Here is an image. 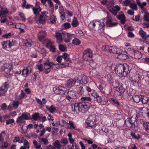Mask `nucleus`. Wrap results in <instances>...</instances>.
<instances>
[{
    "label": "nucleus",
    "mask_w": 149,
    "mask_h": 149,
    "mask_svg": "<svg viewBox=\"0 0 149 149\" xmlns=\"http://www.w3.org/2000/svg\"><path fill=\"white\" fill-rule=\"evenodd\" d=\"M111 16L108 15L107 17L105 18L104 19L101 20L100 22L95 21L91 22L88 26H92V28H96V29L99 33H102L104 31V26H105L104 22H105L106 25L108 27H112L116 26L118 23L116 22H113L111 19Z\"/></svg>",
    "instance_id": "obj_1"
},
{
    "label": "nucleus",
    "mask_w": 149,
    "mask_h": 149,
    "mask_svg": "<svg viewBox=\"0 0 149 149\" xmlns=\"http://www.w3.org/2000/svg\"><path fill=\"white\" fill-rule=\"evenodd\" d=\"M81 102L75 103L72 105V110L77 113H84L88 110L91 106V103L88 101H82Z\"/></svg>",
    "instance_id": "obj_2"
},
{
    "label": "nucleus",
    "mask_w": 149,
    "mask_h": 149,
    "mask_svg": "<svg viewBox=\"0 0 149 149\" xmlns=\"http://www.w3.org/2000/svg\"><path fill=\"white\" fill-rule=\"evenodd\" d=\"M131 67L126 63L120 64L116 66L115 70L122 77H125L130 72Z\"/></svg>",
    "instance_id": "obj_3"
},
{
    "label": "nucleus",
    "mask_w": 149,
    "mask_h": 149,
    "mask_svg": "<svg viewBox=\"0 0 149 149\" xmlns=\"http://www.w3.org/2000/svg\"><path fill=\"white\" fill-rule=\"evenodd\" d=\"M138 117L136 115L135 117H131L130 118H128L125 121V124L127 127L132 128H135L136 125L137 124V120Z\"/></svg>",
    "instance_id": "obj_4"
},
{
    "label": "nucleus",
    "mask_w": 149,
    "mask_h": 149,
    "mask_svg": "<svg viewBox=\"0 0 149 149\" xmlns=\"http://www.w3.org/2000/svg\"><path fill=\"white\" fill-rule=\"evenodd\" d=\"M93 52L90 49L88 48L84 52L83 58L85 61L89 63H92L93 61Z\"/></svg>",
    "instance_id": "obj_5"
},
{
    "label": "nucleus",
    "mask_w": 149,
    "mask_h": 149,
    "mask_svg": "<svg viewBox=\"0 0 149 149\" xmlns=\"http://www.w3.org/2000/svg\"><path fill=\"white\" fill-rule=\"evenodd\" d=\"M97 117L95 115L89 116L86 121L88 126L91 128H95L96 124Z\"/></svg>",
    "instance_id": "obj_6"
},
{
    "label": "nucleus",
    "mask_w": 149,
    "mask_h": 149,
    "mask_svg": "<svg viewBox=\"0 0 149 149\" xmlns=\"http://www.w3.org/2000/svg\"><path fill=\"white\" fill-rule=\"evenodd\" d=\"M114 95L116 96L121 95V94L123 93L125 91V89L121 85H120L119 83L118 86L115 87Z\"/></svg>",
    "instance_id": "obj_7"
},
{
    "label": "nucleus",
    "mask_w": 149,
    "mask_h": 149,
    "mask_svg": "<svg viewBox=\"0 0 149 149\" xmlns=\"http://www.w3.org/2000/svg\"><path fill=\"white\" fill-rule=\"evenodd\" d=\"M40 3L39 2H37L35 7L33 9V13L36 15V16L35 17L36 19L37 18V17L39 15V13L41 11V8L39 5Z\"/></svg>",
    "instance_id": "obj_8"
},
{
    "label": "nucleus",
    "mask_w": 149,
    "mask_h": 149,
    "mask_svg": "<svg viewBox=\"0 0 149 149\" xmlns=\"http://www.w3.org/2000/svg\"><path fill=\"white\" fill-rule=\"evenodd\" d=\"M12 69V67L11 65L9 64L7 65L6 66V68H5L4 70V72L5 73L4 74L5 76L7 77H9L10 74L9 73Z\"/></svg>",
    "instance_id": "obj_9"
},
{
    "label": "nucleus",
    "mask_w": 149,
    "mask_h": 149,
    "mask_svg": "<svg viewBox=\"0 0 149 149\" xmlns=\"http://www.w3.org/2000/svg\"><path fill=\"white\" fill-rule=\"evenodd\" d=\"M109 52L116 54H120L122 52V50L120 49L117 48L115 47L111 46Z\"/></svg>",
    "instance_id": "obj_10"
},
{
    "label": "nucleus",
    "mask_w": 149,
    "mask_h": 149,
    "mask_svg": "<svg viewBox=\"0 0 149 149\" xmlns=\"http://www.w3.org/2000/svg\"><path fill=\"white\" fill-rule=\"evenodd\" d=\"M131 81L133 83L138 82L140 79V77L139 74H136L134 76H130Z\"/></svg>",
    "instance_id": "obj_11"
},
{
    "label": "nucleus",
    "mask_w": 149,
    "mask_h": 149,
    "mask_svg": "<svg viewBox=\"0 0 149 149\" xmlns=\"http://www.w3.org/2000/svg\"><path fill=\"white\" fill-rule=\"evenodd\" d=\"M64 89V88L62 87H55L53 88V91L56 93L59 94L61 93L63 94L64 93V91L63 89Z\"/></svg>",
    "instance_id": "obj_12"
},
{
    "label": "nucleus",
    "mask_w": 149,
    "mask_h": 149,
    "mask_svg": "<svg viewBox=\"0 0 149 149\" xmlns=\"http://www.w3.org/2000/svg\"><path fill=\"white\" fill-rule=\"evenodd\" d=\"M97 101L99 103L105 105L107 104L108 102V100L106 98L103 100L101 96H99L96 99Z\"/></svg>",
    "instance_id": "obj_13"
},
{
    "label": "nucleus",
    "mask_w": 149,
    "mask_h": 149,
    "mask_svg": "<svg viewBox=\"0 0 149 149\" xmlns=\"http://www.w3.org/2000/svg\"><path fill=\"white\" fill-rule=\"evenodd\" d=\"M117 18L120 21L121 23L124 24L126 22V17L124 14H120L116 16Z\"/></svg>",
    "instance_id": "obj_14"
},
{
    "label": "nucleus",
    "mask_w": 149,
    "mask_h": 149,
    "mask_svg": "<svg viewBox=\"0 0 149 149\" xmlns=\"http://www.w3.org/2000/svg\"><path fill=\"white\" fill-rule=\"evenodd\" d=\"M76 82V81L75 79H70L67 82V86L68 88L73 86H74Z\"/></svg>",
    "instance_id": "obj_15"
},
{
    "label": "nucleus",
    "mask_w": 149,
    "mask_h": 149,
    "mask_svg": "<svg viewBox=\"0 0 149 149\" xmlns=\"http://www.w3.org/2000/svg\"><path fill=\"white\" fill-rule=\"evenodd\" d=\"M141 95H136L132 96V99L133 102L137 103L141 101Z\"/></svg>",
    "instance_id": "obj_16"
},
{
    "label": "nucleus",
    "mask_w": 149,
    "mask_h": 149,
    "mask_svg": "<svg viewBox=\"0 0 149 149\" xmlns=\"http://www.w3.org/2000/svg\"><path fill=\"white\" fill-rule=\"evenodd\" d=\"M142 56V54L141 52L138 51H136L133 55H132V57L134 58L135 59H139L141 58Z\"/></svg>",
    "instance_id": "obj_17"
},
{
    "label": "nucleus",
    "mask_w": 149,
    "mask_h": 149,
    "mask_svg": "<svg viewBox=\"0 0 149 149\" xmlns=\"http://www.w3.org/2000/svg\"><path fill=\"white\" fill-rule=\"evenodd\" d=\"M32 119L34 120H37L40 119V116L39 113H36L32 115Z\"/></svg>",
    "instance_id": "obj_18"
},
{
    "label": "nucleus",
    "mask_w": 149,
    "mask_h": 149,
    "mask_svg": "<svg viewBox=\"0 0 149 149\" xmlns=\"http://www.w3.org/2000/svg\"><path fill=\"white\" fill-rule=\"evenodd\" d=\"M31 71L27 69H24L22 71V75L24 77H27L31 73Z\"/></svg>",
    "instance_id": "obj_19"
},
{
    "label": "nucleus",
    "mask_w": 149,
    "mask_h": 149,
    "mask_svg": "<svg viewBox=\"0 0 149 149\" xmlns=\"http://www.w3.org/2000/svg\"><path fill=\"white\" fill-rule=\"evenodd\" d=\"M141 101L142 102L143 104H146L149 102V99L146 96L141 95Z\"/></svg>",
    "instance_id": "obj_20"
},
{
    "label": "nucleus",
    "mask_w": 149,
    "mask_h": 149,
    "mask_svg": "<svg viewBox=\"0 0 149 149\" xmlns=\"http://www.w3.org/2000/svg\"><path fill=\"white\" fill-rule=\"evenodd\" d=\"M29 147L28 142L26 140H25L24 146H22L20 147V149H29Z\"/></svg>",
    "instance_id": "obj_21"
},
{
    "label": "nucleus",
    "mask_w": 149,
    "mask_h": 149,
    "mask_svg": "<svg viewBox=\"0 0 149 149\" xmlns=\"http://www.w3.org/2000/svg\"><path fill=\"white\" fill-rule=\"evenodd\" d=\"M47 3L49 5V7L51 9V13H53L54 10V7L53 3L51 0H47Z\"/></svg>",
    "instance_id": "obj_22"
},
{
    "label": "nucleus",
    "mask_w": 149,
    "mask_h": 149,
    "mask_svg": "<svg viewBox=\"0 0 149 149\" xmlns=\"http://www.w3.org/2000/svg\"><path fill=\"white\" fill-rule=\"evenodd\" d=\"M122 53L121 52L120 54H118L119 55L118 56L121 60H125L128 58V57L127 55L125 54H122Z\"/></svg>",
    "instance_id": "obj_23"
},
{
    "label": "nucleus",
    "mask_w": 149,
    "mask_h": 149,
    "mask_svg": "<svg viewBox=\"0 0 149 149\" xmlns=\"http://www.w3.org/2000/svg\"><path fill=\"white\" fill-rule=\"evenodd\" d=\"M88 77L86 76H84L80 81V83L82 84H85L88 83Z\"/></svg>",
    "instance_id": "obj_24"
},
{
    "label": "nucleus",
    "mask_w": 149,
    "mask_h": 149,
    "mask_svg": "<svg viewBox=\"0 0 149 149\" xmlns=\"http://www.w3.org/2000/svg\"><path fill=\"white\" fill-rule=\"evenodd\" d=\"M68 123V125L66 127L67 128L71 129H74L75 128L73 122L69 121Z\"/></svg>",
    "instance_id": "obj_25"
},
{
    "label": "nucleus",
    "mask_w": 149,
    "mask_h": 149,
    "mask_svg": "<svg viewBox=\"0 0 149 149\" xmlns=\"http://www.w3.org/2000/svg\"><path fill=\"white\" fill-rule=\"evenodd\" d=\"M55 36L58 40L60 41H62L63 40L62 34L59 32H56L55 34Z\"/></svg>",
    "instance_id": "obj_26"
},
{
    "label": "nucleus",
    "mask_w": 149,
    "mask_h": 149,
    "mask_svg": "<svg viewBox=\"0 0 149 149\" xmlns=\"http://www.w3.org/2000/svg\"><path fill=\"white\" fill-rule=\"evenodd\" d=\"M143 125L146 131L149 133V122H145Z\"/></svg>",
    "instance_id": "obj_27"
},
{
    "label": "nucleus",
    "mask_w": 149,
    "mask_h": 149,
    "mask_svg": "<svg viewBox=\"0 0 149 149\" xmlns=\"http://www.w3.org/2000/svg\"><path fill=\"white\" fill-rule=\"evenodd\" d=\"M67 93L69 95L71 96L73 99H75L77 97V93L73 91H68Z\"/></svg>",
    "instance_id": "obj_28"
},
{
    "label": "nucleus",
    "mask_w": 149,
    "mask_h": 149,
    "mask_svg": "<svg viewBox=\"0 0 149 149\" xmlns=\"http://www.w3.org/2000/svg\"><path fill=\"white\" fill-rule=\"evenodd\" d=\"M78 25L79 23L76 18L74 17L72 22V25L73 27H76Z\"/></svg>",
    "instance_id": "obj_29"
},
{
    "label": "nucleus",
    "mask_w": 149,
    "mask_h": 149,
    "mask_svg": "<svg viewBox=\"0 0 149 149\" xmlns=\"http://www.w3.org/2000/svg\"><path fill=\"white\" fill-rule=\"evenodd\" d=\"M111 47V46L105 45L103 46L102 48V49L104 51L109 52Z\"/></svg>",
    "instance_id": "obj_30"
},
{
    "label": "nucleus",
    "mask_w": 149,
    "mask_h": 149,
    "mask_svg": "<svg viewBox=\"0 0 149 149\" xmlns=\"http://www.w3.org/2000/svg\"><path fill=\"white\" fill-rule=\"evenodd\" d=\"M33 143L34 145V147L36 149H40L41 148V144L40 143L38 144L36 140H34L33 141Z\"/></svg>",
    "instance_id": "obj_31"
},
{
    "label": "nucleus",
    "mask_w": 149,
    "mask_h": 149,
    "mask_svg": "<svg viewBox=\"0 0 149 149\" xmlns=\"http://www.w3.org/2000/svg\"><path fill=\"white\" fill-rule=\"evenodd\" d=\"M46 108L51 113H53L55 110L56 108L54 107L52 105L50 107L48 106H46Z\"/></svg>",
    "instance_id": "obj_32"
},
{
    "label": "nucleus",
    "mask_w": 149,
    "mask_h": 149,
    "mask_svg": "<svg viewBox=\"0 0 149 149\" xmlns=\"http://www.w3.org/2000/svg\"><path fill=\"white\" fill-rule=\"evenodd\" d=\"M6 135L5 131H3L0 134V144L2 143L3 141V138Z\"/></svg>",
    "instance_id": "obj_33"
},
{
    "label": "nucleus",
    "mask_w": 149,
    "mask_h": 149,
    "mask_svg": "<svg viewBox=\"0 0 149 149\" xmlns=\"http://www.w3.org/2000/svg\"><path fill=\"white\" fill-rule=\"evenodd\" d=\"M61 56L62 57V58L64 59L65 61L68 62L69 61V55H68L67 53H64L62 56Z\"/></svg>",
    "instance_id": "obj_34"
},
{
    "label": "nucleus",
    "mask_w": 149,
    "mask_h": 149,
    "mask_svg": "<svg viewBox=\"0 0 149 149\" xmlns=\"http://www.w3.org/2000/svg\"><path fill=\"white\" fill-rule=\"evenodd\" d=\"M136 2L137 4L141 8H142L143 7L146 6L147 4L146 2H144L142 3H141L139 0H136Z\"/></svg>",
    "instance_id": "obj_35"
},
{
    "label": "nucleus",
    "mask_w": 149,
    "mask_h": 149,
    "mask_svg": "<svg viewBox=\"0 0 149 149\" xmlns=\"http://www.w3.org/2000/svg\"><path fill=\"white\" fill-rule=\"evenodd\" d=\"M9 87V83L8 82H6L3 84L1 88H3V89L5 90L6 91H7Z\"/></svg>",
    "instance_id": "obj_36"
},
{
    "label": "nucleus",
    "mask_w": 149,
    "mask_h": 149,
    "mask_svg": "<svg viewBox=\"0 0 149 149\" xmlns=\"http://www.w3.org/2000/svg\"><path fill=\"white\" fill-rule=\"evenodd\" d=\"M140 35L143 38L146 39L147 37L146 35V33L143 30H140L139 32Z\"/></svg>",
    "instance_id": "obj_37"
},
{
    "label": "nucleus",
    "mask_w": 149,
    "mask_h": 149,
    "mask_svg": "<svg viewBox=\"0 0 149 149\" xmlns=\"http://www.w3.org/2000/svg\"><path fill=\"white\" fill-rule=\"evenodd\" d=\"M23 42L24 44H25V45L26 47H30L32 44V42L30 40L28 41L27 40H26Z\"/></svg>",
    "instance_id": "obj_38"
},
{
    "label": "nucleus",
    "mask_w": 149,
    "mask_h": 149,
    "mask_svg": "<svg viewBox=\"0 0 149 149\" xmlns=\"http://www.w3.org/2000/svg\"><path fill=\"white\" fill-rule=\"evenodd\" d=\"M22 117H23L24 119L28 120L30 117L29 114L27 115L26 113H22L21 115Z\"/></svg>",
    "instance_id": "obj_39"
},
{
    "label": "nucleus",
    "mask_w": 149,
    "mask_h": 149,
    "mask_svg": "<svg viewBox=\"0 0 149 149\" xmlns=\"http://www.w3.org/2000/svg\"><path fill=\"white\" fill-rule=\"evenodd\" d=\"M81 100L82 101H88L90 102H91V98L90 97L84 96L81 97Z\"/></svg>",
    "instance_id": "obj_40"
},
{
    "label": "nucleus",
    "mask_w": 149,
    "mask_h": 149,
    "mask_svg": "<svg viewBox=\"0 0 149 149\" xmlns=\"http://www.w3.org/2000/svg\"><path fill=\"white\" fill-rule=\"evenodd\" d=\"M54 147L56 148H57V149H60L61 148V145L60 144L59 141L58 140H56L55 141L54 143Z\"/></svg>",
    "instance_id": "obj_41"
},
{
    "label": "nucleus",
    "mask_w": 149,
    "mask_h": 149,
    "mask_svg": "<svg viewBox=\"0 0 149 149\" xmlns=\"http://www.w3.org/2000/svg\"><path fill=\"white\" fill-rule=\"evenodd\" d=\"M72 43L76 45H79L80 44L81 42L79 39L75 38L72 40Z\"/></svg>",
    "instance_id": "obj_42"
},
{
    "label": "nucleus",
    "mask_w": 149,
    "mask_h": 149,
    "mask_svg": "<svg viewBox=\"0 0 149 149\" xmlns=\"http://www.w3.org/2000/svg\"><path fill=\"white\" fill-rule=\"evenodd\" d=\"M19 104V102L17 100L14 101L13 103V106L15 109L17 108Z\"/></svg>",
    "instance_id": "obj_43"
},
{
    "label": "nucleus",
    "mask_w": 149,
    "mask_h": 149,
    "mask_svg": "<svg viewBox=\"0 0 149 149\" xmlns=\"http://www.w3.org/2000/svg\"><path fill=\"white\" fill-rule=\"evenodd\" d=\"M26 97V94L24 92L23 90L21 91V94L19 95L18 97L19 99H21L24 97Z\"/></svg>",
    "instance_id": "obj_44"
},
{
    "label": "nucleus",
    "mask_w": 149,
    "mask_h": 149,
    "mask_svg": "<svg viewBox=\"0 0 149 149\" xmlns=\"http://www.w3.org/2000/svg\"><path fill=\"white\" fill-rule=\"evenodd\" d=\"M50 22L52 24H55L56 23V18L55 16L54 15L51 16V17L50 18Z\"/></svg>",
    "instance_id": "obj_45"
},
{
    "label": "nucleus",
    "mask_w": 149,
    "mask_h": 149,
    "mask_svg": "<svg viewBox=\"0 0 149 149\" xmlns=\"http://www.w3.org/2000/svg\"><path fill=\"white\" fill-rule=\"evenodd\" d=\"M7 91L3 88H0V97L4 95L6 93Z\"/></svg>",
    "instance_id": "obj_46"
},
{
    "label": "nucleus",
    "mask_w": 149,
    "mask_h": 149,
    "mask_svg": "<svg viewBox=\"0 0 149 149\" xmlns=\"http://www.w3.org/2000/svg\"><path fill=\"white\" fill-rule=\"evenodd\" d=\"M8 42H9L8 40L2 42H1V44L2 46V47L4 49H6L7 48Z\"/></svg>",
    "instance_id": "obj_47"
},
{
    "label": "nucleus",
    "mask_w": 149,
    "mask_h": 149,
    "mask_svg": "<svg viewBox=\"0 0 149 149\" xmlns=\"http://www.w3.org/2000/svg\"><path fill=\"white\" fill-rule=\"evenodd\" d=\"M50 65L49 67L53 70H56L58 69L57 67L56 66V65L52 62L50 63Z\"/></svg>",
    "instance_id": "obj_48"
},
{
    "label": "nucleus",
    "mask_w": 149,
    "mask_h": 149,
    "mask_svg": "<svg viewBox=\"0 0 149 149\" xmlns=\"http://www.w3.org/2000/svg\"><path fill=\"white\" fill-rule=\"evenodd\" d=\"M0 11L2 15H5L8 13V10L6 8H2Z\"/></svg>",
    "instance_id": "obj_49"
},
{
    "label": "nucleus",
    "mask_w": 149,
    "mask_h": 149,
    "mask_svg": "<svg viewBox=\"0 0 149 149\" xmlns=\"http://www.w3.org/2000/svg\"><path fill=\"white\" fill-rule=\"evenodd\" d=\"M40 142H43L45 145H47L49 143L48 140L46 139L45 138H42L41 139H40Z\"/></svg>",
    "instance_id": "obj_50"
},
{
    "label": "nucleus",
    "mask_w": 149,
    "mask_h": 149,
    "mask_svg": "<svg viewBox=\"0 0 149 149\" xmlns=\"http://www.w3.org/2000/svg\"><path fill=\"white\" fill-rule=\"evenodd\" d=\"M64 34L65 35L67 36L68 39L67 40H65V42L66 43L69 42H70V38L71 37L69 33H67L66 32Z\"/></svg>",
    "instance_id": "obj_51"
},
{
    "label": "nucleus",
    "mask_w": 149,
    "mask_h": 149,
    "mask_svg": "<svg viewBox=\"0 0 149 149\" xmlns=\"http://www.w3.org/2000/svg\"><path fill=\"white\" fill-rule=\"evenodd\" d=\"M128 52L130 54L129 55L132 57V55H133L136 52V51L131 48H129L128 49Z\"/></svg>",
    "instance_id": "obj_52"
},
{
    "label": "nucleus",
    "mask_w": 149,
    "mask_h": 149,
    "mask_svg": "<svg viewBox=\"0 0 149 149\" xmlns=\"http://www.w3.org/2000/svg\"><path fill=\"white\" fill-rule=\"evenodd\" d=\"M45 18L41 17L40 16V17H39L38 21L39 23L41 24H44L45 22Z\"/></svg>",
    "instance_id": "obj_53"
},
{
    "label": "nucleus",
    "mask_w": 149,
    "mask_h": 149,
    "mask_svg": "<svg viewBox=\"0 0 149 149\" xmlns=\"http://www.w3.org/2000/svg\"><path fill=\"white\" fill-rule=\"evenodd\" d=\"M111 100L114 103V104L116 106L118 107L119 106L120 104L118 101L116 99H114L112 98H111Z\"/></svg>",
    "instance_id": "obj_54"
},
{
    "label": "nucleus",
    "mask_w": 149,
    "mask_h": 149,
    "mask_svg": "<svg viewBox=\"0 0 149 149\" xmlns=\"http://www.w3.org/2000/svg\"><path fill=\"white\" fill-rule=\"evenodd\" d=\"M130 7L132 9L136 10L137 8V5L136 4L134 3H131L130 4Z\"/></svg>",
    "instance_id": "obj_55"
},
{
    "label": "nucleus",
    "mask_w": 149,
    "mask_h": 149,
    "mask_svg": "<svg viewBox=\"0 0 149 149\" xmlns=\"http://www.w3.org/2000/svg\"><path fill=\"white\" fill-rule=\"evenodd\" d=\"M68 63H62L60 64H58V67L64 68L68 66Z\"/></svg>",
    "instance_id": "obj_56"
},
{
    "label": "nucleus",
    "mask_w": 149,
    "mask_h": 149,
    "mask_svg": "<svg viewBox=\"0 0 149 149\" xmlns=\"http://www.w3.org/2000/svg\"><path fill=\"white\" fill-rule=\"evenodd\" d=\"M60 142L61 143L64 144V145H66L68 143V141L66 138H64L61 139Z\"/></svg>",
    "instance_id": "obj_57"
},
{
    "label": "nucleus",
    "mask_w": 149,
    "mask_h": 149,
    "mask_svg": "<svg viewBox=\"0 0 149 149\" xmlns=\"http://www.w3.org/2000/svg\"><path fill=\"white\" fill-rule=\"evenodd\" d=\"M19 15L21 18L22 21L24 22H25L26 19L24 14L22 13H19Z\"/></svg>",
    "instance_id": "obj_58"
},
{
    "label": "nucleus",
    "mask_w": 149,
    "mask_h": 149,
    "mask_svg": "<svg viewBox=\"0 0 149 149\" xmlns=\"http://www.w3.org/2000/svg\"><path fill=\"white\" fill-rule=\"evenodd\" d=\"M79 93L82 96H84V90L83 87H80L79 88Z\"/></svg>",
    "instance_id": "obj_59"
},
{
    "label": "nucleus",
    "mask_w": 149,
    "mask_h": 149,
    "mask_svg": "<svg viewBox=\"0 0 149 149\" xmlns=\"http://www.w3.org/2000/svg\"><path fill=\"white\" fill-rule=\"evenodd\" d=\"M131 135L132 138L135 139H139L140 136L139 135H138L137 136L135 134V133L133 132H132L131 133Z\"/></svg>",
    "instance_id": "obj_60"
},
{
    "label": "nucleus",
    "mask_w": 149,
    "mask_h": 149,
    "mask_svg": "<svg viewBox=\"0 0 149 149\" xmlns=\"http://www.w3.org/2000/svg\"><path fill=\"white\" fill-rule=\"evenodd\" d=\"M45 37H46L45 36H42L39 34L38 35V39L41 42L43 41L44 40V39Z\"/></svg>",
    "instance_id": "obj_61"
},
{
    "label": "nucleus",
    "mask_w": 149,
    "mask_h": 149,
    "mask_svg": "<svg viewBox=\"0 0 149 149\" xmlns=\"http://www.w3.org/2000/svg\"><path fill=\"white\" fill-rule=\"evenodd\" d=\"M109 11L112 13L114 16H116L118 12L115 10V9L113 8H112L109 9Z\"/></svg>",
    "instance_id": "obj_62"
},
{
    "label": "nucleus",
    "mask_w": 149,
    "mask_h": 149,
    "mask_svg": "<svg viewBox=\"0 0 149 149\" xmlns=\"http://www.w3.org/2000/svg\"><path fill=\"white\" fill-rule=\"evenodd\" d=\"M24 119L22 116L18 117L17 119L16 122L17 123H22L23 122Z\"/></svg>",
    "instance_id": "obj_63"
},
{
    "label": "nucleus",
    "mask_w": 149,
    "mask_h": 149,
    "mask_svg": "<svg viewBox=\"0 0 149 149\" xmlns=\"http://www.w3.org/2000/svg\"><path fill=\"white\" fill-rule=\"evenodd\" d=\"M14 122V120L13 119H10L7 120L6 121V125H8L10 124L13 123Z\"/></svg>",
    "instance_id": "obj_64"
}]
</instances>
